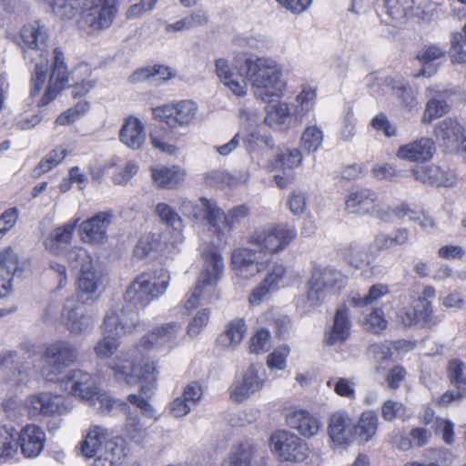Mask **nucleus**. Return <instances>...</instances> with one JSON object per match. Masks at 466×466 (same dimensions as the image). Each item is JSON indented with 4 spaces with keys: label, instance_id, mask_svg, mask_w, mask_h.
<instances>
[{
    "label": "nucleus",
    "instance_id": "2f4dec72",
    "mask_svg": "<svg viewBox=\"0 0 466 466\" xmlns=\"http://www.w3.org/2000/svg\"><path fill=\"white\" fill-rule=\"evenodd\" d=\"M21 451L26 458H35L42 451L46 434L41 428L35 425H27L18 435Z\"/></svg>",
    "mask_w": 466,
    "mask_h": 466
},
{
    "label": "nucleus",
    "instance_id": "aec40b11",
    "mask_svg": "<svg viewBox=\"0 0 466 466\" xmlns=\"http://www.w3.org/2000/svg\"><path fill=\"white\" fill-rule=\"evenodd\" d=\"M61 323L74 335L89 333L94 327L93 318L74 300L67 299L60 315Z\"/></svg>",
    "mask_w": 466,
    "mask_h": 466
},
{
    "label": "nucleus",
    "instance_id": "a19ab883",
    "mask_svg": "<svg viewBox=\"0 0 466 466\" xmlns=\"http://www.w3.org/2000/svg\"><path fill=\"white\" fill-rule=\"evenodd\" d=\"M246 331L244 320L235 319L226 325L224 332L218 338V342L223 348L234 350L243 340Z\"/></svg>",
    "mask_w": 466,
    "mask_h": 466
},
{
    "label": "nucleus",
    "instance_id": "b1692460",
    "mask_svg": "<svg viewBox=\"0 0 466 466\" xmlns=\"http://www.w3.org/2000/svg\"><path fill=\"white\" fill-rule=\"evenodd\" d=\"M328 434L337 445L350 444L355 441L354 421L347 412L337 411L329 420Z\"/></svg>",
    "mask_w": 466,
    "mask_h": 466
},
{
    "label": "nucleus",
    "instance_id": "a211bd4d",
    "mask_svg": "<svg viewBox=\"0 0 466 466\" xmlns=\"http://www.w3.org/2000/svg\"><path fill=\"white\" fill-rule=\"evenodd\" d=\"M63 383L65 384V390L76 398L90 406L96 405L95 397L97 394L98 388L89 373L79 369L72 370L66 374Z\"/></svg>",
    "mask_w": 466,
    "mask_h": 466
},
{
    "label": "nucleus",
    "instance_id": "ea45409f",
    "mask_svg": "<svg viewBox=\"0 0 466 466\" xmlns=\"http://www.w3.org/2000/svg\"><path fill=\"white\" fill-rule=\"evenodd\" d=\"M216 73L220 81L235 95L238 96H244L247 95V83L246 81H238L234 78L228 60L219 58L216 60Z\"/></svg>",
    "mask_w": 466,
    "mask_h": 466
},
{
    "label": "nucleus",
    "instance_id": "13d9d810",
    "mask_svg": "<svg viewBox=\"0 0 466 466\" xmlns=\"http://www.w3.org/2000/svg\"><path fill=\"white\" fill-rule=\"evenodd\" d=\"M103 338L98 340L94 348L96 356L99 359H110L117 350L119 343L116 337L113 334H108L103 329Z\"/></svg>",
    "mask_w": 466,
    "mask_h": 466
},
{
    "label": "nucleus",
    "instance_id": "6e6d98bb",
    "mask_svg": "<svg viewBox=\"0 0 466 466\" xmlns=\"http://www.w3.org/2000/svg\"><path fill=\"white\" fill-rule=\"evenodd\" d=\"M155 211L163 223L180 235L183 228V220L173 208L166 203H158Z\"/></svg>",
    "mask_w": 466,
    "mask_h": 466
},
{
    "label": "nucleus",
    "instance_id": "4d7b16f0",
    "mask_svg": "<svg viewBox=\"0 0 466 466\" xmlns=\"http://www.w3.org/2000/svg\"><path fill=\"white\" fill-rule=\"evenodd\" d=\"M447 374L452 384L458 390L466 392V364L459 359L449 361Z\"/></svg>",
    "mask_w": 466,
    "mask_h": 466
},
{
    "label": "nucleus",
    "instance_id": "ddd939ff",
    "mask_svg": "<svg viewBox=\"0 0 466 466\" xmlns=\"http://www.w3.org/2000/svg\"><path fill=\"white\" fill-rule=\"evenodd\" d=\"M346 209L350 213L360 215H374L380 219H389L381 199L376 192L369 188H361L351 192L345 202Z\"/></svg>",
    "mask_w": 466,
    "mask_h": 466
},
{
    "label": "nucleus",
    "instance_id": "09e8293b",
    "mask_svg": "<svg viewBox=\"0 0 466 466\" xmlns=\"http://www.w3.org/2000/svg\"><path fill=\"white\" fill-rule=\"evenodd\" d=\"M393 94L400 100L401 105L408 110L418 105L414 91L409 85L401 80H390Z\"/></svg>",
    "mask_w": 466,
    "mask_h": 466
},
{
    "label": "nucleus",
    "instance_id": "603ef678",
    "mask_svg": "<svg viewBox=\"0 0 466 466\" xmlns=\"http://www.w3.org/2000/svg\"><path fill=\"white\" fill-rule=\"evenodd\" d=\"M414 0H385L386 13L392 20L401 22L412 11Z\"/></svg>",
    "mask_w": 466,
    "mask_h": 466
},
{
    "label": "nucleus",
    "instance_id": "c756f323",
    "mask_svg": "<svg viewBox=\"0 0 466 466\" xmlns=\"http://www.w3.org/2000/svg\"><path fill=\"white\" fill-rule=\"evenodd\" d=\"M103 274L94 267L84 270L77 279L78 297L83 303L90 304L98 298V289L103 284Z\"/></svg>",
    "mask_w": 466,
    "mask_h": 466
},
{
    "label": "nucleus",
    "instance_id": "49530a36",
    "mask_svg": "<svg viewBox=\"0 0 466 466\" xmlns=\"http://www.w3.org/2000/svg\"><path fill=\"white\" fill-rule=\"evenodd\" d=\"M123 456L124 451L121 446L116 442H107L106 449L95 456L91 466H118Z\"/></svg>",
    "mask_w": 466,
    "mask_h": 466
},
{
    "label": "nucleus",
    "instance_id": "58836bf2",
    "mask_svg": "<svg viewBox=\"0 0 466 466\" xmlns=\"http://www.w3.org/2000/svg\"><path fill=\"white\" fill-rule=\"evenodd\" d=\"M311 276L330 292L340 290L347 285V277L332 267L315 268Z\"/></svg>",
    "mask_w": 466,
    "mask_h": 466
},
{
    "label": "nucleus",
    "instance_id": "cd10ccee",
    "mask_svg": "<svg viewBox=\"0 0 466 466\" xmlns=\"http://www.w3.org/2000/svg\"><path fill=\"white\" fill-rule=\"evenodd\" d=\"M288 425L305 438L315 436L322 427L320 420L306 410H297L287 414Z\"/></svg>",
    "mask_w": 466,
    "mask_h": 466
},
{
    "label": "nucleus",
    "instance_id": "a878e982",
    "mask_svg": "<svg viewBox=\"0 0 466 466\" xmlns=\"http://www.w3.org/2000/svg\"><path fill=\"white\" fill-rule=\"evenodd\" d=\"M79 221V218H72L55 228L44 240L46 249L55 256L64 253L72 240L73 233Z\"/></svg>",
    "mask_w": 466,
    "mask_h": 466
},
{
    "label": "nucleus",
    "instance_id": "e433bc0d",
    "mask_svg": "<svg viewBox=\"0 0 466 466\" xmlns=\"http://www.w3.org/2000/svg\"><path fill=\"white\" fill-rule=\"evenodd\" d=\"M380 419L376 411L368 410L363 411L357 423L354 422L355 440L360 443H367L375 439Z\"/></svg>",
    "mask_w": 466,
    "mask_h": 466
},
{
    "label": "nucleus",
    "instance_id": "4c0bfd02",
    "mask_svg": "<svg viewBox=\"0 0 466 466\" xmlns=\"http://www.w3.org/2000/svg\"><path fill=\"white\" fill-rule=\"evenodd\" d=\"M162 248L161 235L147 232L138 238L133 249V256L139 260L155 258Z\"/></svg>",
    "mask_w": 466,
    "mask_h": 466
},
{
    "label": "nucleus",
    "instance_id": "37998d69",
    "mask_svg": "<svg viewBox=\"0 0 466 466\" xmlns=\"http://www.w3.org/2000/svg\"><path fill=\"white\" fill-rule=\"evenodd\" d=\"M126 420L124 423L123 432L125 436L137 444H142L147 437V430L143 427L141 420L136 414L127 410H124Z\"/></svg>",
    "mask_w": 466,
    "mask_h": 466
},
{
    "label": "nucleus",
    "instance_id": "6ab92c4d",
    "mask_svg": "<svg viewBox=\"0 0 466 466\" xmlns=\"http://www.w3.org/2000/svg\"><path fill=\"white\" fill-rule=\"evenodd\" d=\"M48 37V30L40 21L25 25L20 30L18 42L25 57L33 60L34 58L30 57L31 52H38L42 56L47 46Z\"/></svg>",
    "mask_w": 466,
    "mask_h": 466
},
{
    "label": "nucleus",
    "instance_id": "39448f33",
    "mask_svg": "<svg viewBox=\"0 0 466 466\" xmlns=\"http://www.w3.org/2000/svg\"><path fill=\"white\" fill-rule=\"evenodd\" d=\"M297 230L287 224H275L255 229L248 237V243L258 248L261 254H277L286 249L296 238Z\"/></svg>",
    "mask_w": 466,
    "mask_h": 466
},
{
    "label": "nucleus",
    "instance_id": "9d476101",
    "mask_svg": "<svg viewBox=\"0 0 466 466\" xmlns=\"http://www.w3.org/2000/svg\"><path fill=\"white\" fill-rule=\"evenodd\" d=\"M271 451L281 461L300 462L308 455L307 444L296 434L278 431L270 438Z\"/></svg>",
    "mask_w": 466,
    "mask_h": 466
},
{
    "label": "nucleus",
    "instance_id": "412c9836",
    "mask_svg": "<svg viewBox=\"0 0 466 466\" xmlns=\"http://www.w3.org/2000/svg\"><path fill=\"white\" fill-rule=\"evenodd\" d=\"M267 458L258 447L251 442H242L231 447L219 466H266Z\"/></svg>",
    "mask_w": 466,
    "mask_h": 466
},
{
    "label": "nucleus",
    "instance_id": "774afa93",
    "mask_svg": "<svg viewBox=\"0 0 466 466\" xmlns=\"http://www.w3.org/2000/svg\"><path fill=\"white\" fill-rule=\"evenodd\" d=\"M451 46V57L453 63L466 62V37L462 33L457 32L452 35Z\"/></svg>",
    "mask_w": 466,
    "mask_h": 466
},
{
    "label": "nucleus",
    "instance_id": "f3484780",
    "mask_svg": "<svg viewBox=\"0 0 466 466\" xmlns=\"http://www.w3.org/2000/svg\"><path fill=\"white\" fill-rule=\"evenodd\" d=\"M261 252L258 248H237L231 254V268L235 275L244 279L254 278L266 268L259 261Z\"/></svg>",
    "mask_w": 466,
    "mask_h": 466
},
{
    "label": "nucleus",
    "instance_id": "c9c22d12",
    "mask_svg": "<svg viewBox=\"0 0 466 466\" xmlns=\"http://www.w3.org/2000/svg\"><path fill=\"white\" fill-rule=\"evenodd\" d=\"M427 92L431 98L426 104L421 118L422 123L430 124L433 119L442 116L450 111V106L442 99L450 95L448 90H440L437 87L430 86Z\"/></svg>",
    "mask_w": 466,
    "mask_h": 466
},
{
    "label": "nucleus",
    "instance_id": "dca6fc26",
    "mask_svg": "<svg viewBox=\"0 0 466 466\" xmlns=\"http://www.w3.org/2000/svg\"><path fill=\"white\" fill-rule=\"evenodd\" d=\"M65 59L64 51L60 47H56L53 50L52 70L48 85L38 102V106H43L48 105L67 86L69 74Z\"/></svg>",
    "mask_w": 466,
    "mask_h": 466
},
{
    "label": "nucleus",
    "instance_id": "0e129e2a",
    "mask_svg": "<svg viewBox=\"0 0 466 466\" xmlns=\"http://www.w3.org/2000/svg\"><path fill=\"white\" fill-rule=\"evenodd\" d=\"M48 70V59L45 57L41 62H36L31 78V96L39 95L46 81Z\"/></svg>",
    "mask_w": 466,
    "mask_h": 466
},
{
    "label": "nucleus",
    "instance_id": "de8ad7c7",
    "mask_svg": "<svg viewBox=\"0 0 466 466\" xmlns=\"http://www.w3.org/2000/svg\"><path fill=\"white\" fill-rule=\"evenodd\" d=\"M49 5L52 13L64 20L73 19L78 11V0H43Z\"/></svg>",
    "mask_w": 466,
    "mask_h": 466
},
{
    "label": "nucleus",
    "instance_id": "72a5a7b5",
    "mask_svg": "<svg viewBox=\"0 0 466 466\" xmlns=\"http://www.w3.org/2000/svg\"><path fill=\"white\" fill-rule=\"evenodd\" d=\"M151 176L157 187L173 189L183 182L186 173L178 166L158 165L151 167Z\"/></svg>",
    "mask_w": 466,
    "mask_h": 466
},
{
    "label": "nucleus",
    "instance_id": "f8f14e48",
    "mask_svg": "<svg viewBox=\"0 0 466 466\" xmlns=\"http://www.w3.org/2000/svg\"><path fill=\"white\" fill-rule=\"evenodd\" d=\"M25 406L32 417L60 416L66 414L71 409L67 399L51 392H40L27 397Z\"/></svg>",
    "mask_w": 466,
    "mask_h": 466
},
{
    "label": "nucleus",
    "instance_id": "5701e85b",
    "mask_svg": "<svg viewBox=\"0 0 466 466\" xmlns=\"http://www.w3.org/2000/svg\"><path fill=\"white\" fill-rule=\"evenodd\" d=\"M435 151V141L428 137H420L400 146L396 152V157L409 162L425 163L432 158Z\"/></svg>",
    "mask_w": 466,
    "mask_h": 466
},
{
    "label": "nucleus",
    "instance_id": "052dcab7",
    "mask_svg": "<svg viewBox=\"0 0 466 466\" xmlns=\"http://www.w3.org/2000/svg\"><path fill=\"white\" fill-rule=\"evenodd\" d=\"M89 103L86 100L78 101L74 106L62 112L56 118V123L66 126L81 118L89 111Z\"/></svg>",
    "mask_w": 466,
    "mask_h": 466
},
{
    "label": "nucleus",
    "instance_id": "a18cd8bd",
    "mask_svg": "<svg viewBox=\"0 0 466 466\" xmlns=\"http://www.w3.org/2000/svg\"><path fill=\"white\" fill-rule=\"evenodd\" d=\"M264 122L272 128H282L289 119V107L286 103L268 106Z\"/></svg>",
    "mask_w": 466,
    "mask_h": 466
},
{
    "label": "nucleus",
    "instance_id": "c03bdc74",
    "mask_svg": "<svg viewBox=\"0 0 466 466\" xmlns=\"http://www.w3.org/2000/svg\"><path fill=\"white\" fill-rule=\"evenodd\" d=\"M65 255L71 268L79 270L80 273L96 267L91 255L83 248L74 247Z\"/></svg>",
    "mask_w": 466,
    "mask_h": 466
},
{
    "label": "nucleus",
    "instance_id": "473e14b6",
    "mask_svg": "<svg viewBox=\"0 0 466 466\" xmlns=\"http://www.w3.org/2000/svg\"><path fill=\"white\" fill-rule=\"evenodd\" d=\"M286 274V268L280 264H275L267 273L262 283L256 287L249 296L252 305L260 304L268 295L276 289Z\"/></svg>",
    "mask_w": 466,
    "mask_h": 466
},
{
    "label": "nucleus",
    "instance_id": "680f3d73",
    "mask_svg": "<svg viewBox=\"0 0 466 466\" xmlns=\"http://www.w3.org/2000/svg\"><path fill=\"white\" fill-rule=\"evenodd\" d=\"M316 91L312 88H304L297 96L299 104L295 111V118L301 121L315 105Z\"/></svg>",
    "mask_w": 466,
    "mask_h": 466
},
{
    "label": "nucleus",
    "instance_id": "bb28decb",
    "mask_svg": "<svg viewBox=\"0 0 466 466\" xmlns=\"http://www.w3.org/2000/svg\"><path fill=\"white\" fill-rule=\"evenodd\" d=\"M350 330L349 309L342 304L336 309L332 325L325 334V343L329 346L342 344L350 338Z\"/></svg>",
    "mask_w": 466,
    "mask_h": 466
},
{
    "label": "nucleus",
    "instance_id": "bf43d9fd",
    "mask_svg": "<svg viewBox=\"0 0 466 466\" xmlns=\"http://www.w3.org/2000/svg\"><path fill=\"white\" fill-rule=\"evenodd\" d=\"M150 143L155 149L169 156L177 155L179 148L170 142L169 133L167 130L154 131L149 136Z\"/></svg>",
    "mask_w": 466,
    "mask_h": 466
},
{
    "label": "nucleus",
    "instance_id": "9b49d317",
    "mask_svg": "<svg viewBox=\"0 0 466 466\" xmlns=\"http://www.w3.org/2000/svg\"><path fill=\"white\" fill-rule=\"evenodd\" d=\"M267 374L261 364H250L242 378L236 380L229 388L230 399L237 403L247 400L266 385Z\"/></svg>",
    "mask_w": 466,
    "mask_h": 466
},
{
    "label": "nucleus",
    "instance_id": "f03ea898",
    "mask_svg": "<svg viewBox=\"0 0 466 466\" xmlns=\"http://www.w3.org/2000/svg\"><path fill=\"white\" fill-rule=\"evenodd\" d=\"M246 76L255 89V95L263 101L282 95L285 82L282 80V68L269 57L246 59Z\"/></svg>",
    "mask_w": 466,
    "mask_h": 466
},
{
    "label": "nucleus",
    "instance_id": "5fc2aeb1",
    "mask_svg": "<svg viewBox=\"0 0 466 466\" xmlns=\"http://www.w3.org/2000/svg\"><path fill=\"white\" fill-rule=\"evenodd\" d=\"M329 293H330V291H329L312 276L306 283V298L307 302L310 307L315 308L321 305L325 301Z\"/></svg>",
    "mask_w": 466,
    "mask_h": 466
},
{
    "label": "nucleus",
    "instance_id": "338daca9",
    "mask_svg": "<svg viewBox=\"0 0 466 466\" xmlns=\"http://www.w3.org/2000/svg\"><path fill=\"white\" fill-rule=\"evenodd\" d=\"M95 400L96 402V409L103 412H109L114 409H118L121 411L128 410V405L125 401L114 399L106 392H101L99 390L96 394Z\"/></svg>",
    "mask_w": 466,
    "mask_h": 466
},
{
    "label": "nucleus",
    "instance_id": "423d86ee",
    "mask_svg": "<svg viewBox=\"0 0 466 466\" xmlns=\"http://www.w3.org/2000/svg\"><path fill=\"white\" fill-rule=\"evenodd\" d=\"M205 268L197 280L193 289L187 294L185 301L187 309H193L198 307L200 299L208 287L215 285L221 278L224 271L223 258L217 251L204 253Z\"/></svg>",
    "mask_w": 466,
    "mask_h": 466
},
{
    "label": "nucleus",
    "instance_id": "0eeeda50",
    "mask_svg": "<svg viewBox=\"0 0 466 466\" xmlns=\"http://www.w3.org/2000/svg\"><path fill=\"white\" fill-rule=\"evenodd\" d=\"M116 14V0H86L81 23L92 32H99L111 26Z\"/></svg>",
    "mask_w": 466,
    "mask_h": 466
},
{
    "label": "nucleus",
    "instance_id": "79ce46f5",
    "mask_svg": "<svg viewBox=\"0 0 466 466\" xmlns=\"http://www.w3.org/2000/svg\"><path fill=\"white\" fill-rule=\"evenodd\" d=\"M17 431L13 427H0V461H6L13 458L18 449Z\"/></svg>",
    "mask_w": 466,
    "mask_h": 466
},
{
    "label": "nucleus",
    "instance_id": "864d4df0",
    "mask_svg": "<svg viewBox=\"0 0 466 466\" xmlns=\"http://www.w3.org/2000/svg\"><path fill=\"white\" fill-rule=\"evenodd\" d=\"M323 131L316 125L307 127L300 138L301 147L309 152L317 151L323 142Z\"/></svg>",
    "mask_w": 466,
    "mask_h": 466
},
{
    "label": "nucleus",
    "instance_id": "69168bd1",
    "mask_svg": "<svg viewBox=\"0 0 466 466\" xmlns=\"http://www.w3.org/2000/svg\"><path fill=\"white\" fill-rule=\"evenodd\" d=\"M19 268V261L12 248H6L0 252V276H13Z\"/></svg>",
    "mask_w": 466,
    "mask_h": 466
},
{
    "label": "nucleus",
    "instance_id": "8fccbe9b",
    "mask_svg": "<svg viewBox=\"0 0 466 466\" xmlns=\"http://www.w3.org/2000/svg\"><path fill=\"white\" fill-rule=\"evenodd\" d=\"M388 293V286L383 284H376L370 287L369 292L363 296L360 293L352 294L350 297V302L357 307L371 306Z\"/></svg>",
    "mask_w": 466,
    "mask_h": 466
},
{
    "label": "nucleus",
    "instance_id": "4468645a",
    "mask_svg": "<svg viewBox=\"0 0 466 466\" xmlns=\"http://www.w3.org/2000/svg\"><path fill=\"white\" fill-rule=\"evenodd\" d=\"M433 135L445 152L460 153L461 145L466 143V127L457 118L446 117L438 122Z\"/></svg>",
    "mask_w": 466,
    "mask_h": 466
},
{
    "label": "nucleus",
    "instance_id": "4be33fe9",
    "mask_svg": "<svg viewBox=\"0 0 466 466\" xmlns=\"http://www.w3.org/2000/svg\"><path fill=\"white\" fill-rule=\"evenodd\" d=\"M114 218L113 211H102L83 221L80 225L81 238L84 242L101 244L107 238V228Z\"/></svg>",
    "mask_w": 466,
    "mask_h": 466
},
{
    "label": "nucleus",
    "instance_id": "3c124183",
    "mask_svg": "<svg viewBox=\"0 0 466 466\" xmlns=\"http://www.w3.org/2000/svg\"><path fill=\"white\" fill-rule=\"evenodd\" d=\"M67 156V150L62 146H58L51 150L37 165L34 170V176L39 177L48 172L53 167L61 163Z\"/></svg>",
    "mask_w": 466,
    "mask_h": 466
},
{
    "label": "nucleus",
    "instance_id": "1a4fd4ad",
    "mask_svg": "<svg viewBox=\"0 0 466 466\" xmlns=\"http://www.w3.org/2000/svg\"><path fill=\"white\" fill-rule=\"evenodd\" d=\"M79 356L77 348L66 340H58L50 344L43 355L46 365L50 368V371H43L44 376L48 380H55L56 374L62 372L64 369L75 363Z\"/></svg>",
    "mask_w": 466,
    "mask_h": 466
},
{
    "label": "nucleus",
    "instance_id": "7c9ffc66",
    "mask_svg": "<svg viewBox=\"0 0 466 466\" xmlns=\"http://www.w3.org/2000/svg\"><path fill=\"white\" fill-rule=\"evenodd\" d=\"M146 128L144 124L136 116H129L123 121L119 131L120 141L127 147L139 149L146 141Z\"/></svg>",
    "mask_w": 466,
    "mask_h": 466
},
{
    "label": "nucleus",
    "instance_id": "20e7f679",
    "mask_svg": "<svg viewBox=\"0 0 466 466\" xmlns=\"http://www.w3.org/2000/svg\"><path fill=\"white\" fill-rule=\"evenodd\" d=\"M170 276L164 268L144 272L127 288L125 299L134 304L147 305L166 292Z\"/></svg>",
    "mask_w": 466,
    "mask_h": 466
},
{
    "label": "nucleus",
    "instance_id": "c85d7f7f",
    "mask_svg": "<svg viewBox=\"0 0 466 466\" xmlns=\"http://www.w3.org/2000/svg\"><path fill=\"white\" fill-rule=\"evenodd\" d=\"M411 173L416 180L424 184L451 187L456 183V177L452 172L443 170L435 164L414 167Z\"/></svg>",
    "mask_w": 466,
    "mask_h": 466
},
{
    "label": "nucleus",
    "instance_id": "6e6552de",
    "mask_svg": "<svg viewBox=\"0 0 466 466\" xmlns=\"http://www.w3.org/2000/svg\"><path fill=\"white\" fill-rule=\"evenodd\" d=\"M198 105L192 100H181L153 108V117L176 129L190 125L198 113Z\"/></svg>",
    "mask_w": 466,
    "mask_h": 466
},
{
    "label": "nucleus",
    "instance_id": "7ed1b4c3",
    "mask_svg": "<svg viewBox=\"0 0 466 466\" xmlns=\"http://www.w3.org/2000/svg\"><path fill=\"white\" fill-rule=\"evenodd\" d=\"M209 230L218 238L219 245L228 243L230 232L248 217L250 209L246 205L237 206L225 213L217 204L207 198L201 199Z\"/></svg>",
    "mask_w": 466,
    "mask_h": 466
},
{
    "label": "nucleus",
    "instance_id": "f704fd0d",
    "mask_svg": "<svg viewBox=\"0 0 466 466\" xmlns=\"http://www.w3.org/2000/svg\"><path fill=\"white\" fill-rule=\"evenodd\" d=\"M446 50L437 44L425 45L418 53L416 58L422 64V67L415 75L419 76H431L437 72V62L445 56Z\"/></svg>",
    "mask_w": 466,
    "mask_h": 466
},
{
    "label": "nucleus",
    "instance_id": "f257e3e1",
    "mask_svg": "<svg viewBox=\"0 0 466 466\" xmlns=\"http://www.w3.org/2000/svg\"><path fill=\"white\" fill-rule=\"evenodd\" d=\"M181 330V327L176 322L167 323L158 327L144 336L137 346L128 352H120L109 364L114 378L118 382L127 385L135 384L138 380H143L151 384L156 381L158 373L155 362H145L141 367H136L131 358L142 354L144 351L165 346L174 340Z\"/></svg>",
    "mask_w": 466,
    "mask_h": 466
},
{
    "label": "nucleus",
    "instance_id": "e2e57ef3",
    "mask_svg": "<svg viewBox=\"0 0 466 466\" xmlns=\"http://www.w3.org/2000/svg\"><path fill=\"white\" fill-rule=\"evenodd\" d=\"M386 214L390 218L384 219L385 222H393L395 219H404L405 218L410 221L418 222L422 217V211L411 208L406 204L394 208L387 207Z\"/></svg>",
    "mask_w": 466,
    "mask_h": 466
},
{
    "label": "nucleus",
    "instance_id": "2eb2a0df",
    "mask_svg": "<svg viewBox=\"0 0 466 466\" xmlns=\"http://www.w3.org/2000/svg\"><path fill=\"white\" fill-rule=\"evenodd\" d=\"M139 324L138 312L134 305L112 309L104 318L102 329L108 334L122 337L133 332Z\"/></svg>",
    "mask_w": 466,
    "mask_h": 466
},
{
    "label": "nucleus",
    "instance_id": "393cba45",
    "mask_svg": "<svg viewBox=\"0 0 466 466\" xmlns=\"http://www.w3.org/2000/svg\"><path fill=\"white\" fill-rule=\"evenodd\" d=\"M107 442H116L111 440V432L105 427L92 425L80 442L81 453L86 459L93 458L106 449Z\"/></svg>",
    "mask_w": 466,
    "mask_h": 466
}]
</instances>
